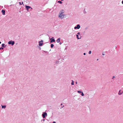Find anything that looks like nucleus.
I'll use <instances>...</instances> for the list:
<instances>
[{
	"label": "nucleus",
	"mask_w": 123,
	"mask_h": 123,
	"mask_svg": "<svg viewBox=\"0 0 123 123\" xmlns=\"http://www.w3.org/2000/svg\"><path fill=\"white\" fill-rule=\"evenodd\" d=\"M61 39L60 38H58V39L56 41L57 43H59L60 42V40Z\"/></svg>",
	"instance_id": "9d476101"
},
{
	"label": "nucleus",
	"mask_w": 123,
	"mask_h": 123,
	"mask_svg": "<svg viewBox=\"0 0 123 123\" xmlns=\"http://www.w3.org/2000/svg\"><path fill=\"white\" fill-rule=\"evenodd\" d=\"M74 29H77V26H75L74 27Z\"/></svg>",
	"instance_id": "b1692460"
},
{
	"label": "nucleus",
	"mask_w": 123,
	"mask_h": 123,
	"mask_svg": "<svg viewBox=\"0 0 123 123\" xmlns=\"http://www.w3.org/2000/svg\"><path fill=\"white\" fill-rule=\"evenodd\" d=\"M45 121V119H43V120H42V121H43V122H44Z\"/></svg>",
	"instance_id": "5701e85b"
},
{
	"label": "nucleus",
	"mask_w": 123,
	"mask_h": 123,
	"mask_svg": "<svg viewBox=\"0 0 123 123\" xmlns=\"http://www.w3.org/2000/svg\"><path fill=\"white\" fill-rule=\"evenodd\" d=\"M58 3H60V4H62V2L60 1H58Z\"/></svg>",
	"instance_id": "f3484780"
},
{
	"label": "nucleus",
	"mask_w": 123,
	"mask_h": 123,
	"mask_svg": "<svg viewBox=\"0 0 123 123\" xmlns=\"http://www.w3.org/2000/svg\"><path fill=\"white\" fill-rule=\"evenodd\" d=\"M76 26H77V29H79L80 27V25H79V24L77 25Z\"/></svg>",
	"instance_id": "1a4fd4ad"
},
{
	"label": "nucleus",
	"mask_w": 123,
	"mask_h": 123,
	"mask_svg": "<svg viewBox=\"0 0 123 123\" xmlns=\"http://www.w3.org/2000/svg\"><path fill=\"white\" fill-rule=\"evenodd\" d=\"M98 59H97V61H98Z\"/></svg>",
	"instance_id": "2f4dec72"
},
{
	"label": "nucleus",
	"mask_w": 123,
	"mask_h": 123,
	"mask_svg": "<svg viewBox=\"0 0 123 123\" xmlns=\"http://www.w3.org/2000/svg\"><path fill=\"white\" fill-rule=\"evenodd\" d=\"M61 62H60L59 61H57L55 63L56 64H59Z\"/></svg>",
	"instance_id": "ddd939ff"
},
{
	"label": "nucleus",
	"mask_w": 123,
	"mask_h": 123,
	"mask_svg": "<svg viewBox=\"0 0 123 123\" xmlns=\"http://www.w3.org/2000/svg\"><path fill=\"white\" fill-rule=\"evenodd\" d=\"M91 51H89V52H88V53L89 54H91Z\"/></svg>",
	"instance_id": "412c9836"
},
{
	"label": "nucleus",
	"mask_w": 123,
	"mask_h": 123,
	"mask_svg": "<svg viewBox=\"0 0 123 123\" xmlns=\"http://www.w3.org/2000/svg\"><path fill=\"white\" fill-rule=\"evenodd\" d=\"M64 11L62 10L59 13V17L61 19L65 18V15L64 14Z\"/></svg>",
	"instance_id": "f257e3e1"
},
{
	"label": "nucleus",
	"mask_w": 123,
	"mask_h": 123,
	"mask_svg": "<svg viewBox=\"0 0 123 123\" xmlns=\"http://www.w3.org/2000/svg\"><path fill=\"white\" fill-rule=\"evenodd\" d=\"M71 84L72 85H74V81L73 80H72Z\"/></svg>",
	"instance_id": "4468645a"
},
{
	"label": "nucleus",
	"mask_w": 123,
	"mask_h": 123,
	"mask_svg": "<svg viewBox=\"0 0 123 123\" xmlns=\"http://www.w3.org/2000/svg\"><path fill=\"white\" fill-rule=\"evenodd\" d=\"M80 34V32H78L77 33V34H78V35H80V36H81V35Z\"/></svg>",
	"instance_id": "6ab92c4d"
},
{
	"label": "nucleus",
	"mask_w": 123,
	"mask_h": 123,
	"mask_svg": "<svg viewBox=\"0 0 123 123\" xmlns=\"http://www.w3.org/2000/svg\"><path fill=\"white\" fill-rule=\"evenodd\" d=\"M5 44L4 43H3L2 44V47H5Z\"/></svg>",
	"instance_id": "dca6fc26"
},
{
	"label": "nucleus",
	"mask_w": 123,
	"mask_h": 123,
	"mask_svg": "<svg viewBox=\"0 0 123 123\" xmlns=\"http://www.w3.org/2000/svg\"><path fill=\"white\" fill-rule=\"evenodd\" d=\"M115 78V76H113L112 77V79H113L114 78Z\"/></svg>",
	"instance_id": "393cba45"
},
{
	"label": "nucleus",
	"mask_w": 123,
	"mask_h": 123,
	"mask_svg": "<svg viewBox=\"0 0 123 123\" xmlns=\"http://www.w3.org/2000/svg\"><path fill=\"white\" fill-rule=\"evenodd\" d=\"M75 83L76 84H77V81H76V82H75Z\"/></svg>",
	"instance_id": "c85d7f7f"
},
{
	"label": "nucleus",
	"mask_w": 123,
	"mask_h": 123,
	"mask_svg": "<svg viewBox=\"0 0 123 123\" xmlns=\"http://www.w3.org/2000/svg\"><path fill=\"white\" fill-rule=\"evenodd\" d=\"M19 4H20L21 5V3L20 2H19Z\"/></svg>",
	"instance_id": "7c9ffc66"
},
{
	"label": "nucleus",
	"mask_w": 123,
	"mask_h": 123,
	"mask_svg": "<svg viewBox=\"0 0 123 123\" xmlns=\"http://www.w3.org/2000/svg\"><path fill=\"white\" fill-rule=\"evenodd\" d=\"M22 4H23V2H22Z\"/></svg>",
	"instance_id": "c9c22d12"
},
{
	"label": "nucleus",
	"mask_w": 123,
	"mask_h": 123,
	"mask_svg": "<svg viewBox=\"0 0 123 123\" xmlns=\"http://www.w3.org/2000/svg\"><path fill=\"white\" fill-rule=\"evenodd\" d=\"M15 43L14 41H12V40L8 42V43L9 44H11L12 45H13Z\"/></svg>",
	"instance_id": "f03ea898"
},
{
	"label": "nucleus",
	"mask_w": 123,
	"mask_h": 123,
	"mask_svg": "<svg viewBox=\"0 0 123 123\" xmlns=\"http://www.w3.org/2000/svg\"><path fill=\"white\" fill-rule=\"evenodd\" d=\"M1 106H2V108L3 109V108L5 109L6 107V106L5 105H1Z\"/></svg>",
	"instance_id": "f8f14e48"
},
{
	"label": "nucleus",
	"mask_w": 123,
	"mask_h": 123,
	"mask_svg": "<svg viewBox=\"0 0 123 123\" xmlns=\"http://www.w3.org/2000/svg\"><path fill=\"white\" fill-rule=\"evenodd\" d=\"M122 3L123 4V0H122Z\"/></svg>",
	"instance_id": "cd10ccee"
},
{
	"label": "nucleus",
	"mask_w": 123,
	"mask_h": 123,
	"mask_svg": "<svg viewBox=\"0 0 123 123\" xmlns=\"http://www.w3.org/2000/svg\"><path fill=\"white\" fill-rule=\"evenodd\" d=\"M76 36L77 37V38L78 39H80L81 38V36H80V37L79 36V35L78 34H76Z\"/></svg>",
	"instance_id": "6e6552de"
},
{
	"label": "nucleus",
	"mask_w": 123,
	"mask_h": 123,
	"mask_svg": "<svg viewBox=\"0 0 123 123\" xmlns=\"http://www.w3.org/2000/svg\"><path fill=\"white\" fill-rule=\"evenodd\" d=\"M83 55H86V53H84V54H83Z\"/></svg>",
	"instance_id": "a878e982"
},
{
	"label": "nucleus",
	"mask_w": 123,
	"mask_h": 123,
	"mask_svg": "<svg viewBox=\"0 0 123 123\" xmlns=\"http://www.w3.org/2000/svg\"><path fill=\"white\" fill-rule=\"evenodd\" d=\"M123 92V91L121 90L119 91V92H118V94L119 95H121L122 94V93Z\"/></svg>",
	"instance_id": "0eeeda50"
},
{
	"label": "nucleus",
	"mask_w": 123,
	"mask_h": 123,
	"mask_svg": "<svg viewBox=\"0 0 123 123\" xmlns=\"http://www.w3.org/2000/svg\"><path fill=\"white\" fill-rule=\"evenodd\" d=\"M1 42L0 41V44L1 43Z\"/></svg>",
	"instance_id": "72a5a7b5"
},
{
	"label": "nucleus",
	"mask_w": 123,
	"mask_h": 123,
	"mask_svg": "<svg viewBox=\"0 0 123 123\" xmlns=\"http://www.w3.org/2000/svg\"><path fill=\"white\" fill-rule=\"evenodd\" d=\"M43 40H41L39 42V45L40 46H42L43 44Z\"/></svg>",
	"instance_id": "39448f33"
},
{
	"label": "nucleus",
	"mask_w": 123,
	"mask_h": 123,
	"mask_svg": "<svg viewBox=\"0 0 123 123\" xmlns=\"http://www.w3.org/2000/svg\"><path fill=\"white\" fill-rule=\"evenodd\" d=\"M102 55H105V54H104L103 53V54H102Z\"/></svg>",
	"instance_id": "c756f323"
},
{
	"label": "nucleus",
	"mask_w": 123,
	"mask_h": 123,
	"mask_svg": "<svg viewBox=\"0 0 123 123\" xmlns=\"http://www.w3.org/2000/svg\"><path fill=\"white\" fill-rule=\"evenodd\" d=\"M26 8L28 11H29V8H31V9H32V8L30 6H25Z\"/></svg>",
	"instance_id": "20e7f679"
},
{
	"label": "nucleus",
	"mask_w": 123,
	"mask_h": 123,
	"mask_svg": "<svg viewBox=\"0 0 123 123\" xmlns=\"http://www.w3.org/2000/svg\"><path fill=\"white\" fill-rule=\"evenodd\" d=\"M3 49V48L2 47H1V48H0V49Z\"/></svg>",
	"instance_id": "4be33fe9"
},
{
	"label": "nucleus",
	"mask_w": 123,
	"mask_h": 123,
	"mask_svg": "<svg viewBox=\"0 0 123 123\" xmlns=\"http://www.w3.org/2000/svg\"><path fill=\"white\" fill-rule=\"evenodd\" d=\"M77 92L79 93H81V92L80 91H78Z\"/></svg>",
	"instance_id": "aec40b11"
},
{
	"label": "nucleus",
	"mask_w": 123,
	"mask_h": 123,
	"mask_svg": "<svg viewBox=\"0 0 123 123\" xmlns=\"http://www.w3.org/2000/svg\"><path fill=\"white\" fill-rule=\"evenodd\" d=\"M59 44H60V45L61 44H62V43L61 42H60Z\"/></svg>",
	"instance_id": "bb28decb"
},
{
	"label": "nucleus",
	"mask_w": 123,
	"mask_h": 123,
	"mask_svg": "<svg viewBox=\"0 0 123 123\" xmlns=\"http://www.w3.org/2000/svg\"><path fill=\"white\" fill-rule=\"evenodd\" d=\"M2 12V14L3 15H5V11L4 10H2L1 11Z\"/></svg>",
	"instance_id": "9b49d317"
},
{
	"label": "nucleus",
	"mask_w": 123,
	"mask_h": 123,
	"mask_svg": "<svg viewBox=\"0 0 123 123\" xmlns=\"http://www.w3.org/2000/svg\"><path fill=\"white\" fill-rule=\"evenodd\" d=\"M47 116V114L46 112H43L42 114V116L43 118H45V116Z\"/></svg>",
	"instance_id": "7ed1b4c3"
},
{
	"label": "nucleus",
	"mask_w": 123,
	"mask_h": 123,
	"mask_svg": "<svg viewBox=\"0 0 123 123\" xmlns=\"http://www.w3.org/2000/svg\"><path fill=\"white\" fill-rule=\"evenodd\" d=\"M81 95L82 96H83L84 95V94L83 93V92H81Z\"/></svg>",
	"instance_id": "a211bd4d"
},
{
	"label": "nucleus",
	"mask_w": 123,
	"mask_h": 123,
	"mask_svg": "<svg viewBox=\"0 0 123 123\" xmlns=\"http://www.w3.org/2000/svg\"><path fill=\"white\" fill-rule=\"evenodd\" d=\"M54 45L53 44H51V47L52 48L54 47Z\"/></svg>",
	"instance_id": "2eb2a0df"
},
{
	"label": "nucleus",
	"mask_w": 123,
	"mask_h": 123,
	"mask_svg": "<svg viewBox=\"0 0 123 123\" xmlns=\"http://www.w3.org/2000/svg\"><path fill=\"white\" fill-rule=\"evenodd\" d=\"M62 1H63V0H61Z\"/></svg>",
	"instance_id": "f704fd0d"
},
{
	"label": "nucleus",
	"mask_w": 123,
	"mask_h": 123,
	"mask_svg": "<svg viewBox=\"0 0 123 123\" xmlns=\"http://www.w3.org/2000/svg\"><path fill=\"white\" fill-rule=\"evenodd\" d=\"M61 105H62V104H61Z\"/></svg>",
	"instance_id": "473e14b6"
},
{
	"label": "nucleus",
	"mask_w": 123,
	"mask_h": 123,
	"mask_svg": "<svg viewBox=\"0 0 123 123\" xmlns=\"http://www.w3.org/2000/svg\"><path fill=\"white\" fill-rule=\"evenodd\" d=\"M50 42L51 43L53 42H54L55 41V39H54V37H53L51 38L50 39Z\"/></svg>",
	"instance_id": "423d86ee"
}]
</instances>
